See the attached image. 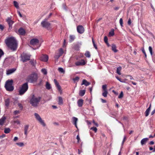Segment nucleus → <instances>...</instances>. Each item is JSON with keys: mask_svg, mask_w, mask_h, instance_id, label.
I'll use <instances>...</instances> for the list:
<instances>
[{"mask_svg": "<svg viewBox=\"0 0 155 155\" xmlns=\"http://www.w3.org/2000/svg\"><path fill=\"white\" fill-rule=\"evenodd\" d=\"M5 42L8 47L12 51H14L17 50L18 43L14 37H7L5 40Z\"/></svg>", "mask_w": 155, "mask_h": 155, "instance_id": "1", "label": "nucleus"}, {"mask_svg": "<svg viewBox=\"0 0 155 155\" xmlns=\"http://www.w3.org/2000/svg\"><path fill=\"white\" fill-rule=\"evenodd\" d=\"M41 99L40 96H36L35 95H32L30 101V104L34 107H37L38 106L39 103Z\"/></svg>", "mask_w": 155, "mask_h": 155, "instance_id": "2", "label": "nucleus"}, {"mask_svg": "<svg viewBox=\"0 0 155 155\" xmlns=\"http://www.w3.org/2000/svg\"><path fill=\"white\" fill-rule=\"evenodd\" d=\"M28 85L27 82L23 84L19 89V95H23L28 90Z\"/></svg>", "mask_w": 155, "mask_h": 155, "instance_id": "3", "label": "nucleus"}, {"mask_svg": "<svg viewBox=\"0 0 155 155\" xmlns=\"http://www.w3.org/2000/svg\"><path fill=\"white\" fill-rule=\"evenodd\" d=\"M12 80H8L6 82L5 87L6 90L9 91H12L14 89V87L12 86Z\"/></svg>", "mask_w": 155, "mask_h": 155, "instance_id": "4", "label": "nucleus"}, {"mask_svg": "<svg viewBox=\"0 0 155 155\" xmlns=\"http://www.w3.org/2000/svg\"><path fill=\"white\" fill-rule=\"evenodd\" d=\"M39 40L36 38H33L31 39L30 41V44L31 45L35 46L36 47L34 49L35 50L39 48L40 46L39 43Z\"/></svg>", "mask_w": 155, "mask_h": 155, "instance_id": "5", "label": "nucleus"}, {"mask_svg": "<svg viewBox=\"0 0 155 155\" xmlns=\"http://www.w3.org/2000/svg\"><path fill=\"white\" fill-rule=\"evenodd\" d=\"M48 18H45L41 22V26L45 28L48 29L50 28L51 24L48 21Z\"/></svg>", "mask_w": 155, "mask_h": 155, "instance_id": "6", "label": "nucleus"}, {"mask_svg": "<svg viewBox=\"0 0 155 155\" xmlns=\"http://www.w3.org/2000/svg\"><path fill=\"white\" fill-rule=\"evenodd\" d=\"M37 80V75L35 74L30 75L27 77V80L31 83L36 81Z\"/></svg>", "mask_w": 155, "mask_h": 155, "instance_id": "7", "label": "nucleus"}, {"mask_svg": "<svg viewBox=\"0 0 155 155\" xmlns=\"http://www.w3.org/2000/svg\"><path fill=\"white\" fill-rule=\"evenodd\" d=\"M34 115L36 120L41 125L44 127L46 126V124L45 123L44 121L42 119L38 113H35Z\"/></svg>", "mask_w": 155, "mask_h": 155, "instance_id": "8", "label": "nucleus"}, {"mask_svg": "<svg viewBox=\"0 0 155 155\" xmlns=\"http://www.w3.org/2000/svg\"><path fill=\"white\" fill-rule=\"evenodd\" d=\"M63 53L64 50L62 48H60L58 50L56 51L54 56L55 61H57L59 57L62 55Z\"/></svg>", "mask_w": 155, "mask_h": 155, "instance_id": "9", "label": "nucleus"}, {"mask_svg": "<svg viewBox=\"0 0 155 155\" xmlns=\"http://www.w3.org/2000/svg\"><path fill=\"white\" fill-rule=\"evenodd\" d=\"M30 56L31 55L29 54L23 53L21 56V60L23 62H26L30 60Z\"/></svg>", "mask_w": 155, "mask_h": 155, "instance_id": "10", "label": "nucleus"}, {"mask_svg": "<svg viewBox=\"0 0 155 155\" xmlns=\"http://www.w3.org/2000/svg\"><path fill=\"white\" fill-rule=\"evenodd\" d=\"M6 21L9 25V30H11L12 28V25L14 21L12 20V17H8L6 19Z\"/></svg>", "mask_w": 155, "mask_h": 155, "instance_id": "11", "label": "nucleus"}, {"mask_svg": "<svg viewBox=\"0 0 155 155\" xmlns=\"http://www.w3.org/2000/svg\"><path fill=\"white\" fill-rule=\"evenodd\" d=\"M77 32L80 34H83L84 31V28L81 25H79L77 26Z\"/></svg>", "mask_w": 155, "mask_h": 155, "instance_id": "12", "label": "nucleus"}, {"mask_svg": "<svg viewBox=\"0 0 155 155\" xmlns=\"http://www.w3.org/2000/svg\"><path fill=\"white\" fill-rule=\"evenodd\" d=\"M40 60L44 62H47L48 60V57L46 54H42L40 57Z\"/></svg>", "mask_w": 155, "mask_h": 155, "instance_id": "13", "label": "nucleus"}, {"mask_svg": "<svg viewBox=\"0 0 155 155\" xmlns=\"http://www.w3.org/2000/svg\"><path fill=\"white\" fill-rule=\"evenodd\" d=\"M85 62L84 60L83 59L77 61L75 63V64L77 66L84 65H85Z\"/></svg>", "mask_w": 155, "mask_h": 155, "instance_id": "14", "label": "nucleus"}, {"mask_svg": "<svg viewBox=\"0 0 155 155\" xmlns=\"http://www.w3.org/2000/svg\"><path fill=\"white\" fill-rule=\"evenodd\" d=\"M18 32L19 35H24L25 34V30L22 28H20L18 30Z\"/></svg>", "mask_w": 155, "mask_h": 155, "instance_id": "15", "label": "nucleus"}, {"mask_svg": "<svg viewBox=\"0 0 155 155\" xmlns=\"http://www.w3.org/2000/svg\"><path fill=\"white\" fill-rule=\"evenodd\" d=\"M54 82L55 85L56 86V87H57L58 88V90L59 91H60L61 89V87L59 85L58 83V82L55 79L54 80Z\"/></svg>", "mask_w": 155, "mask_h": 155, "instance_id": "16", "label": "nucleus"}, {"mask_svg": "<svg viewBox=\"0 0 155 155\" xmlns=\"http://www.w3.org/2000/svg\"><path fill=\"white\" fill-rule=\"evenodd\" d=\"M72 119L73 124L75 125V127L77 128V122L78 120V119L75 117H72Z\"/></svg>", "mask_w": 155, "mask_h": 155, "instance_id": "17", "label": "nucleus"}, {"mask_svg": "<svg viewBox=\"0 0 155 155\" xmlns=\"http://www.w3.org/2000/svg\"><path fill=\"white\" fill-rule=\"evenodd\" d=\"M151 104H150L149 107L146 110L145 112V115L147 117L149 114L151 109Z\"/></svg>", "mask_w": 155, "mask_h": 155, "instance_id": "18", "label": "nucleus"}, {"mask_svg": "<svg viewBox=\"0 0 155 155\" xmlns=\"http://www.w3.org/2000/svg\"><path fill=\"white\" fill-rule=\"evenodd\" d=\"M6 119V118L5 117H2L0 119V126H2L3 125Z\"/></svg>", "mask_w": 155, "mask_h": 155, "instance_id": "19", "label": "nucleus"}, {"mask_svg": "<svg viewBox=\"0 0 155 155\" xmlns=\"http://www.w3.org/2000/svg\"><path fill=\"white\" fill-rule=\"evenodd\" d=\"M29 127V126L28 125H27L24 126V134L25 135L27 136L28 134L27 131Z\"/></svg>", "mask_w": 155, "mask_h": 155, "instance_id": "20", "label": "nucleus"}, {"mask_svg": "<svg viewBox=\"0 0 155 155\" xmlns=\"http://www.w3.org/2000/svg\"><path fill=\"white\" fill-rule=\"evenodd\" d=\"M83 100L82 99H80L77 102L78 106L79 107H81L82 106L83 104Z\"/></svg>", "mask_w": 155, "mask_h": 155, "instance_id": "21", "label": "nucleus"}, {"mask_svg": "<svg viewBox=\"0 0 155 155\" xmlns=\"http://www.w3.org/2000/svg\"><path fill=\"white\" fill-rule=\"evenodd\" d=\"M16 69L15 68H12L9 69L7 71L6 74L7 75H9L13 73L15 71Z\"/></svg>", "mask_w": 155, "mask_h": 155, "instance_id": "22", "label": "nucleus"}, {"mask_svg": "<svg viewBox=\"0 0 155 155\" xmlns=\"http://www.w3.org/2000/svg\"><path fill=\"white\" fill-rule=\"evenodd\" d=\"M148 139L147 138H144L142 139L141 141V144L143 145L146 144Z\"/></svg>", "mask_w": 155, "mask_h": 155, "instance_id": "23", "label": "nucleus"}, {"mask_svg": "<svg viewBox=\"0 0 155 155\" xmlns=\"http://www.w3.org/2000/svg\"><path fill=\"white\" fill-rule=\"evenodd\" d=\"M58 104L60 105H61L63 104V100L62 97H58Z\"/></svg>", "mask_w": 155, "mask_h": 155, "instance_id": "24", "label": "nucleus"}, {"mask_svg": "<svg viewBox=\"0 0 155 155\" xmlns=\"http://www.w3.org/2000/svg\"><path fill=\"white\" fill-rule=\"evenodd\" d=\"M90 83L88 82L86 80L84 79L82 81V83L81 85H84L86 86H87L90 84Z\"/></svg>", "mask_w": 155, "mask_h": 155, "instance_id": "25", "label": "nucleus"}, {"mask_svg": "<svg viewBox=\"0 0 155 155\" xmlns=\"http://www.w3.org/2000/svg\"><path fill=\"white\" fill-rule=\"evenodd\" d=\"M122 70V67L120 66L118 67L117 68L116 72L119 75H121L120 71Z\"/></svg>", "mask_w": 155, "mask_h": 155, "instance_id": "26", "label": "nucleus"}, {"mask_svg": "<svg viewBox=\"0 0 155 155\" xmlns=\"http://www.w3.org/2000/svg\"><path fill=\"white\" fill-rule=\"evenodd\" d=\"M10 99L9 98H7L5 100V105L8 107L10 103Z\"/></svg>", "mask_w": 155, "mask_h": 155, "instance_id": "27", "label": "nucleus"}, {"mask_svg": "<svg viewBox=\"0 0 155 155\" xmlns=\"http://www.w3.org/2000/svg\"><path fill=\"white\" fill-rule=\"evenodd\" d=\"M112 50L114 52H117V50L116 49V46L114 44L112 45Z\"/></svg>", "mask_w": 155, "mask_h": 155, "instance_id": "28", "label": "nucleus"}, {"mask_svg": "<svg viewBox=\"0 0 155 155\" xmlns=\"http://www.w3.org/2000/svg\"><path fill=\"white\" fill-rule=\"evenodd\" d=\"M85 93V90H81L79 92V95L81 96H83Z\"/></svg>", "mask_w": 155, "mask_h": 155, "instance_id": "29", "label": "nucleus"}, {"mask_svg": "<svg viewBox=\"0 0 155 155\" xmlns=\"http://www.w3.org/2000/svg\"><path fill=\"white\" fill-rule=\"evenodd\" d=\"M13 4H14V5L15 7L17 9H19V5H18V2H16V1H14L13 2Z\"/></svg>", "mask_w": 155, "mask_h": 155, "instance_id": "30", "label": "nucleus"}, {"mask_svg": "<svg viewBox=\"0 0 155 155\" xmlns=\"http://www.w3.org/2000/svg\"><path fill=\"white\" fill-rule=\"evenodd\" d=\"M11 131L10 129L8 128H6L4 129V132L5 134H8Z\"/></svg>", "mask_w": 155, "mask_h": 155, "instance_id": "31", "label": "nucleus"}, {"mask_svg": "<svg viewBox=\"0 0 155 155\" xmlns=\"http://www.w3.org/2000/svg\"><path fill=\"white\" fill-rule=\"evenodd\" d=\"M46 88L48 89L49 90L51 88V86L50 84L48 82H47L46 84Z\"/></svg>", "mask_w": 155, "mask_h": 155, "instance_id": "32", "label": "nucleus"}, {"mask_svg": "<svg viewBox=\"0 0 155 155\" xmlns=\"http://www.w3.org/2000/svg\"><path fill=\"white\" fill-rule=\"evenodd\" d=\"M75 38V36L74 35H70V41L71 42L73 41Z\"/></svg>", "mask_w": 155, "mask_h": 155, "instance_id": "33", "label": "nucleus"}, {"mask_svg": "<svg viewBox=\"0 0 155 155\" xmlns=\"http://www.w3.org/2000/svg\"><path fill=\"white\" fill-rule=\"evenodd\" d=\"M86 57L89 58L91 57V54L90 52L88 51H87L84 54Z\"/></svg>", "mask_w": 155, "mask_h": 155, "instance_id": "34", "label": "nucleus"}, {"mask_svg": "<svg viewBox=\"0 0 155 155\" xmlns=\"http://www.w3.org/2000/svg\"><path fill=\"white\" fill-rule=\"evenodd\" d=\"M107 85L106 84L102 85V89H103V91H107Z\"/></svg>", "mask_w": 155, "mask_h": 155, "instance_id": "35", "label": "nucleus"}, {"mask_svg": "<svg viewBox=\"0 0 155 155\" xmlns=\"http://www.w3.org/2000/svg\"><path fill=\"white\" fill-rule=\"evenodd\" d=\"M108 93L107 91H103L102 95L104 97H106L107 96Z\"/></svg>", "mask_w": 155, "mask_h": 155, "instance_id": "36", "label": "nucleus"}, {"mask_svg": "<svg viewBox=\"0 0 155 155\" xmlns=\"http://www.w3.org/2000/svg\"><path fill=\"white\" fill-rule=\"evenodd\" d=\"M58 70L60 72L63 73L64 74V73L65 71L63 69L61 68H58Z\"/></svg>", "mask_w": 155, "mask_h": 155, "instance_id": "37", "label": "nucleus"}, {"mask_svg": "<svg viewBox=\"0 0 155 155\" xmlns=\"http://www.w3.org/2000/svg\"><path fill=\"white\" fill-rule=\"evenodd\" d=\"M79 79V78L78 77H76L73 79V81L75 82L76 81H78Z\"/></svg>", "mask_w": 155, "mask_h": 155, "instance_id": "38", "label": "nucleus"}, {"mask_svg": "<svg viewBox=\"0 0 155 155\" xmlns=\"http://www.w3.org/2000/svg\"><path fill=\"white\" fill-rule=\"evenodd\" d=\"M123 96H124L123 93V91H121L120 95L118 96V98L119 99H121L123 97Z\"/></svg>", "mask_w": 155, "mask_h": 155, "instance_id": "39", "label": "nucleus"}, {"mask_svg": "<svg viewBox=\"0 0 155 155\" xmlns=\"http://www.w3.org/2000/svg\"><path fill=\"white\" fill-rule=\"evenodd\" d=\"M92 43H93L94 47L96 49H97V46L95 44L94 41V39L93 38H92Z\"/></svg>", "mask_w": 155, "mask_h": 155, "instance_id": "40", "label": "nucleus"}, {"mask_svg": "<svg viewBox=\"0 0 155 155\" xmlns=\"http://www.w3.org/2000/svg\"><path fill=\"white\" fill-rule=\"evenodd\" d=\"M42 72L45 75L47 74V71L45 69H43L41 70Z\"/></svg>", "mask_w": 155, "mask_h": 155, "instance_id": "41", "label": "nucleus"}, {"mask_svg": "<svg viewBox=\"0 0 155 155\" xmlns=\"http://www.w3.org/2000/svg\"><path fill=\"white\" fill-rule=\"evenodd\" d=\"M149 50L150 53V54L152 55H153V50L151 47L149 46Z\"/></svg>", "mask_w": 155, "mask_h": 155, "instance_id": "42", "label": "nucleus"}, {"mask_svg": "<svg viewBox=\"0 0 155 155\" xmlns=\"http://www.w3.org/2000/svg\"><path fill=\"white\" fill-rule=\"evenodd\" d=\"M119 23H120V26L122 27L123 26V19L122 18H120V20H119Z\"/></svg>", "mask_w": 155, "mask_h": 155, "instance_id": "43", "label": "nucleus"}, {"mask_svg": "<svg viewBox=\"0 0 155 155\" xmlns=\"http://www.w3.org/2000/svg\"><path fill=\"white\" fill-rule=\"evenodd\" d=\"M109 35L111 36H113L114 35V29H112L111 31L109 32Z\"/></svg>", "mask_w": 155, "mask_h": 155, "instance_id": "44", "label": "nucleus"}, {"mask_svg": "<svg viewBox=\"0 0 155 155\" xmlns=\"http://www.w3.org/2000/svg\"><path fill=\"white\" fill-rule=\"evenodd\" d=\"M16 144L20 147H22L24 146V143L22 142L17 143Z\"/></svg>", "mask_w": 155, "mask_h": 155, "instance_id": "45", "label": "nucleus"}, {"mask_svg": "<svg viewBox=\"0 0 155 155\" xmlns=\"http://www.w3.org/2000/svg\"><path fill=\"white\" fill-rule=\"evenodd\" d=\"M18 105L20 110H22L23 109V107L22 104H21L20 103H18Z\"/></svg>", "mask_w": 155, "mask_h": 155, "instance_id": "46", "label": "nucleus"}, {"mask_svg": "<svg viewBox=\"0 0 155 155\" xmlns=\"http://www.w3.org/2000/svg\"><path fill=\"white\" fill-rule=\"evenodd\" d=\"M91 129L94 130L95 132H96L97 130V129L96 127H92L91 128Z\"/></svg>", "mask_w": 155, "mask_h": 155, "instance_id": "47", "label": "nucleus"}, {"mask_svg": "<svg viewBox=\"0 0 155 155\" xmlns=\"http://www.w3.org/2000/svg\"><path fill=\"white\" fill-rule=\"evenodd\" d=\"M104 41L106 43H107L108 42V38L107 36L104 37Z\"/></svg>", "mask_w": 155, "mask_h": 155, "instance_id": "48", "label": "nucleus"}, {"mask_svg": "<svg viewBox=\"0 0 155 155\" xmlns=\"http://www.w3.org/2000/svg\"><path fill=\"white\" fill-rule=\"evenodd\" d=\"M35 61L34 60H31L30 61V63H31V64L32 65H34L35 64Z\"/></svg>", "mask_w": 155, "mask_h": 155, "instance_id": "49", "label": "nucleus"}, {"mask_svg": "<svg viewBox=\"0 0 155 155\" xmlns=\"http://www.w3.org/2000/svg\"><path fill=\"white\" fill-rule=\"evenodd\" d=\"M142 51L143 52V53L144 54V55L145 56V57L146 58L147 57V54H146V52H145V51L144 49V48H143L142 49Z\"/></svg>", "mask_w": 155, "mask_h": 155, "instance_id": "50", "label": "nucleus"}, {"mask_svg": "<svg viewBox=\"0 0 155 155\" xmlns=\"http://www.w3.org/2000/svg\"><path fill=\"white\" fill-rule=\"evenodd\" d=\"M131 20L130 18H129L128 21V24L129 25H130L131 24Z\"/></svg>", "mask_w": 155, "mask_h": 155, "instance_id": "51", "label": "nucleus"}, {"mask_svg": "<svg viewBox=\"0 0 155 155\" xmlns=\"http://www.w3.org/2000/svg\"><path fill=\"white\" fill-rule=\"evenodd\" d=\"M14 113L15 114H19L20 111L19 110H15L14 111Z\"/></svg>", "mask_w": 155, "mask_h": 155, "instance_id": "52", "label": "nucleus"}, {"mask_svg": "<svg viewBox=\"0 0 155 155\" xmlns=\"http://www.w3.org/2000/svg\"><path fill=\"white\" fill-rule=\"evenodd\" d=\"M77 139L78 140V142L79 143V141L80 140V138L78 135H77Z\"/></svg>", "mask_w": 155, "mask_h": 155, "instance_id": "53", "label": "nucleus"}, {"mask_svg": "<svg viewBox=\"0 0 155 155\" xmlns=\"http://www.w3.org/2000/svg\"><path fill=\"white\" fill-rule=\"evenodd\" d=\"M116 78L118 80H119L120 81V82H123V81H121V79L120 78H119L118 77H116Z\"/></svg>", "mask_w": 155, "mask_h": 155, "instance_id": "54", "label": "nucleus"}, {"mask_svg": "<svg viewBox=\"0 0 155 155\" xmlns=\"http://www.w3.org/2000/svg\"><path fill=\"white\" fill-rule=\"evenodd\" d=\"M18 140V138L17 137H14V139H13V140L14 141H16V140Z\"/></svg>", "mask_w": 155, "mask_h": 155, "instance_id": "55", "label": "nucleus"}, {"mask_svg": "<svg viewBox=\"0 0 155 155\" xmlns=\"http://www.w3.org/2000/svg\"><path fill=\"white\" fill-rule=\"evenodd\" d=\"M17 12H18V15H19V16H20V17H22V15L21 14V12H20L19 11H17Z\"/></svg>", "mask_w": 155, "mask_h": 155, "instance_id": "56", "label": "nucleus"}, {"mask_svg": "<svg viewBox=\"0 0 155 155\" xmlns=\"http://www.w3.org/2000/svg\"><path fill=\"white\" fill-rule=\"evenodd\" d=\"M6 136V135L5 134H3L2 135L0 136V138H3L5 137Z\"/></svg>", "mask_w": 155, "mask_h": 155, "instance_id": "57", "label": "nucleus"}, {"mask_svg": "<svg viewBox=\"0 0 155 155\" xmlns=\"http://www.w3.org/2000/svg\"><path fill=\"white\" fill-rule=\"evenodd\" d=\"M0 29H1L2 30L4 29V27L2 25H0Z\"/></svg>", "mask_w": 155, "mask_h": 155, "instance_id": "58", "label": "nucleus"}, {"mask_svg": "<svg viewBox=\"0 0 155 155\" xmlns=\"http://www.w3.org/2000/svg\"><path fill=\"white\" fill-rule=\"evenodd\" d=\"M93 123L97 126H98V124L97 123H96L95 122L94 120H93Z\"/></svg>", "mask_w": 155, "mask_h": 155, "instance_id": "59", "label": "nucleus"}, {"mask_svg": "<svg viewBox=\"0 0 155 155\" xmlns=\"http://www.w3.org/2000/svg\"><path fill=\"white\" fill-rule=\"evenodd\" d=\"M101 101L102 102V103H105L106 102V101L105 100H104L102 98H101Z\"/></svg>", "mask_w": 155, "mask_h": 155, "instance_id": "60", "label": "nucleus"}, {"mask_svg": "<svg viewBox=\"0 0 155 155\" xmlns=\"http://www.w3.org/2000/svg\"><path fill=\"white\" fill-rule=\"evenodd\" d=\"M15 123L18 124H20V122L18 120L15 121Z\"/></svg>", "mask_w": 155, "mask_h": 155, "instance_id": "61", "label": "nucleus"}, {"mask_svg": "<svg viewBox=\"0 0 155 155\" xmlns=\"http://www.w3.org/2000/svg\"><path fill=\"white\" fill-rule=\"evenodd\" d=\"M155 112V109L152 111V112L151 113V115H153L154 114Z\"/></svg>", "mask_w": 155, "mask_h": 155, "instance_id": "62", "label": "nucleus"}, {"mask_svg": "<svg viewBox=\"0 0 155 155\" xmlns=\"http://www.w3.org/2000/svg\"><path fill=\"white\" fill-rule=\"evenodd\" d=\"M112 92H113V93L115 94L116 95H118V92H116L114 90H113L112 91Z\"/></svg>", "mask_w": 155, "mask_h": 155, "instance_id": "63", "label": "nucleus"}, {"mask_svg": "<svg viewBox=\"0 0 155 155\" xmlns=\"http://www.w3.org/2000/svg\"><path fill=\"white\" fill-rule=\"evenodd\" d=\"M149 144L150 145H153L154 144V142L153 141H151L150 142Z\"/></svg>", "mask_w": 155, "mask_h": 155, "instance_id": "64", "label": "nucleus"}]
</instances>
